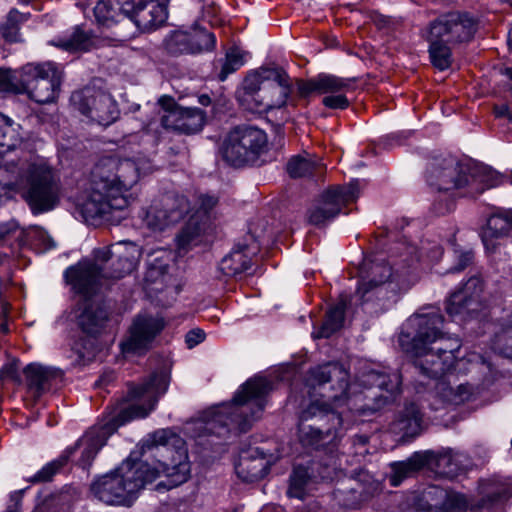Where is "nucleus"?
<instances>
[{
	"instance_id": "obj_28",
	"label": "nucleus",
	"mask_w": 512,
	"mask_h": 512,
	"mask_svg": "<svg viewBox=\"0 0 512 512\" xmlns=\"http://www.w3.org/2000/svg\"><path fill=\"white\" fill-rule=\"evenodd\" d=\"M483 494L477 508L488 512L504 510L506 501L512 496V483L504 478H493L481 483Z\"/></svg>"
},
{
	"instance_id": "obj_48",
	"label": "nucleus",
	"mask_w": 512,
	"mask_h": 512,
	"mask_svg": "<svg viewBox=\"0 0 512 512\" xmlns=\"http://www.w3.org/2000/svg\"><path fill=\"white\" fill-rule=\"evenodd\" d=\"M72 450H64L62 454L43 466L32 478L33 482H47L58 473L70 460Z\"/></svg>"
},
{
	"instance_id": "obj_45",
	"label": "nucleus",
	"mask_w": 512,
	"mask_h": 512,
	"mask_svg": "<svg viewBox=\"0 0 512 512\" xmlns=\"http://www.w3.org/2000/svg\"><path fill=\"white\" fill-rule=\"evenodd\" d=\"M311 480L308 468L298 465L293 468L290 475V484L287 495L290 498L304 499L307 494V485Z\"/></svg>"
},
{
	"instance_id": "obj_34",
	"label": "nucleus",
	"mask_w": 512,
	"mask_h": 512,
	"mask_svg": "<svg viewBox=\"0 0 512 512\" xmlns=\"http://www.w3.org/2000/svg\"><path fill=\"white\" fill-rule=\"evenodd\" d=\"M429 455V463L426 467L434 470V472L444 478L452 479L458 475L461 470V465L453 454L452 450L448 449L439 454L432 452H424Z\"/></svg>"
},
{
	"instance_id": "obj_44",
	"label": "nucleus",
	"mask_w": 512,
	"mask_h": 512,
	"mask_svg": "<svg viewBox=\"0 0 512 512\" xmlns=\"http://www.w3.org/2000/svg\"><path fill=\"white\" fill-rule=\"evenodd\" d=\"M236 472L244 481L253 482L262 479L267 474V463L263 458H241L236 466Z\"/></svg>"
},
{
	"instance_id": "obj_31",
	"label": "nucleus",
	"mask_w": 512,
	"mask_h": 512,
	"mask_svg": "<svg viewBox=\"0 0 512 512\" xmlns=\"http://www.w3.org/2000/svg\"><path fill=\"white\" fill-rule=\"evenodd\" d=\"M512 232V210L492 214L481 230V239L489 251L495 249V240L508 236Z\"/></svg>"
},
{
	"instance_id": "obj_12",
	"label": "nucleus",
	"mask_w": 512,
	"mask_h": 512,
	"mask_svg": "<svg viewBox=\"0 0 512 512\" xmlns=\"http://www.w3.org/2000/svg\"><path fill=\"white\" fill-rule=\"evenodd\" d=\"M268 150L267 134L254 126H237L225 137L221 153L234 167L255 165Z\"/></svg>"
},
{
	"instance_id": "obj_42",
	"label": "nucleus",
	"mask_w": 512,
	"mask_h": 512,
	"mask_svg": "<svg viewBox=\"0 0 512 512\" xmlns=\"http://www.w3.org/2000/svg\"><path fill=\"white\" fill-rule=\"evenodd\" d=\"M323 165L317 163L309 154L295 155L287 162L286 170L292 178L310 177L319 173Z\"/></svg>"
},
{
	"instance_id": "obj_55",
	"label": "nucleus",
	"mask_w": 512,
	"mask_h": 512,
	"mask_svg": "<svg viewBox=\"0 0 512 512\" xmlns=\"http://www.w3.org/2000/svg\"><path fill=\"white\" fill-rule=\"evenodd\" d=\"M454 258L457 261V264L448 270L449 273L463 271L472 263L474 254L471 250L454 249Z\"/></svg>"
},
{
	"instance_id": "obj_30",
	"label": "nucleus",
	"mask_w": 512,
	"mask_h": 512,
	"mask_svg": "<svg viewBox=\"0 0 512 512\" xmlns=\"http://www.w3.org/2000/svg\"><path fill=\"white\" fill-rule=\"evenodd\" d=\"M257 247H252L247 241L237 243L232 251L220 262L221 272L229 277L238 276L251 268V255Z\"/></svg>"
},
{
	"instance_id": "obj_8",
	"label": "nucleus",
	"mask_w": 512,
	"mask_h": 512,
	"mask_svg": "<svg viewBox=\"0 0 512 512\" xmlns=\"http://www.w3.org/2000/svg\"><path fill=\"white\" fill-rule=\"evenodd\" d=\"M95 262L80 261L66 269L64 276L72 289L84 296L96 291L101 279H120L129 274L141 256V249L130 241H120L94 252Z\"/></svg>"
},
{
	"instance_id": "obj_17",
	"label": "nucleus",
	"mask_w": 512,
	"mask_h": 512,
	"mask_svg": "<svg viewBox=\"0 0 512 512\" xmlns=\"http://www.w3.org/2000/svg\"><path fill=\"white\" fill-rule=\"evenodd\" d=\"M72 105L79 112L100 125H109L118 118V107L113 97L100 89L85 87L71 95Z\"/></svg>"
},
{
	"instance_id": "obj_38",
	"label": "nucleus",
	"mask_w": 512,
	"mask_h": 512,
	"mask_svg": "<svg viewBox=\"0 0 512 512\" xmlns=\"http://www.w3.org/2000/svg\"><path fill=\"white\" fill-rule=\"evenodd\" d=\"M361 383L370 388L377 387L380 390L393 394L400 389L401 376L396 372L388 373L371 370L362 376Z\"/></svg>"
},
{
	"instance_id": "obj_9",
	"label": "nucleus",
	"mask_w": 512,
	"mask_h": 512,
	"mask_svg": "<svg viewBox=\"0 0 512 512\" xmlns=\"http://www.w3.org/2000/svg\"><path fill=\"white\" fill-rule=\"evenodd\" d=\"M502 175L483 164L463 165L454 157L434 158L427 167V183L439 193L475 198L502 183Z\"/></svg>"
},
{
	"instance_id": "obj_15",
	"label": "nucleus",
	"mask_w": 512,
	"mask_h": 512,
	"mask_svg": "<svg viewBox=\"0 0 512 512\" xmlns=\"http://www.w3.org/2000/svg\"><path fill=\"white\" fill-rule=\"evenodd\" d=\"M360 182L355 179L345 186H336L325 191L307 211L308 222L315 226L324 225L334 219L344 205L356 201Z\"/></svg>"
},
{
	"instance_id": "obj_25",
	"label": "nucleus",
	"mask_w": 512,
	"mask_h": 512,
	"mask_svg": "<svg viewBox=\"0 0 512 512\" xmlns=\"http://www.w3.org/2000/svg\"><path fill=\"white\" fill-rule=\"evenodd\" d=\"M424 429V412L416 401H406L396 412L390 431L403 440L415 438Z\"/></svg>"
},
{
	"instance_id": "obj_11",
	"label": "nucleus",
	"mask_w": 512,
	"mask_h": 512,
	"mask_svg": "<svg viewBox=\"0 0 512 512\" xmlns=\"http://www.w3.org/2000/svg\"><path fill=\"white\" fill-rule=\"evenodd\" d=\"M348 378V372L341 364L329 362L310 369L307 378V383L311 387L315 388L316 386L321 387L326 383L336 382V385H331V389L338 391L339 393H335L332 395L323 394L319 400L327 401L330 404V407L334 408L335 403L333 397L342 396L344 401L338 403V411L340 412V415H342L343 413V411L340 410V408H342L344 405H350V403H353L355 412L362 416H367L375 413L386 403V398L378 396L376 394H374L371 397L365 395L364 398L368 399L369 402H365L363 404H359V402H361L360 396L349 398L347 395V389L349 387ZM350 410H353V407H350ZM340 417L342 418V416Z\"/></svg>"
},
{
	"instance_id": "obj_49",
	"label": "nucleus",
	"mask_w": 512,
	"mask_h": 512,
	"mask_svg": "<svg viewBox=\"0 0 512 512\" xmlns=\"http://www.w3.org/2000/svg\"><path fill=\"white\" fill-rule=\"evenodd\" d=\"M201 234L200 222L194 218H189L188 222L177 235V246L181 251H186L198 239Z\"/></svg>"
},
{
	"instance_id": "obj_58",
	"label": "nucleus",
	"mask_w": 512,
	"mask_h": 512,
	"mask_svg": "<svg viewBox=\"0 0 512 512\" xmlns=\"http://www.w3.org/2000/svg\"><path fill=\"white\" fill-rule=\"evenodd\" d=\"M205 332L202 329L196 328L190 330L185 336V343L188 348H193L200 344L205 339Z\"/></svg>"
},
{
	"instance_id": "obj_29",
	"label": "nucleus",
	"mask_w": 512,
	"mask_h": 512,
	"mask_svg": "<svg viewBox=\"0 0 512 512\" xmlns=\"http://www.w3.org/2000/svg\"><path fill=\"white\" fill-rule=\"evenodd\" d=\"M105 444V432L102 429H92L81 437L75 445L68 447L66 450H72L71 457L79 452L80 457L76 464L83 469H88L99 450Z\"/></svg>"
},
{
	"instance_id": "obj_16",
	"label": "nucleus",
	"mask_w": 512,
	"mask_h": 512,
	"mask_svg": "<svg viewBox=\"0 0 512 512\" xmlns=\"http://www.w3.org/2000/svg\"><path fill=\"white\" fill-rule=\"evenodd\" d=\"M485 283L480 275H473L451 293L446 312L451 317H474L487 308Z\"/></svg>"
},
{
	"instance_id": "obj_63",
	"label": "nucleus",
	"mask_w": 512,
	"mask_h": 512,
	"mask_svg": "<svg viewBox=\"0 0 512 512\" xmlns=\"http://www.w3.org/2000/svg\"><path fill=\"white\" fill-rule=\"evenodd\" d=\"M442 255V250L439 246L435 245L432 250H431V254L428 255L429 258H431L432 260H436L438 259L440 256Z\"/></svg>"
},
{
	"instance_id": "obj_43",
	"label": "nucleus",
	"mask_w": 512,
	"mask_h": 512,
	"mask_svg": "<svg viewBox=\"0 0 512 512\" xmlns=\"http://www.w3.org/2000/svg\"><path fill=\"white\" fill-rule=\"evenodd\" d=\"M246 56L247 53L239 47H230L225 54V58L214 63L215 70L219 69L218 79L225 81L230 74L240 69L245 63Z\"/></svg>"
},
{
	"instance_id": "obj_40",
	"label": "nucleus",
	"mask_w": 512,
	"mask_h": 512,
	"mask_svg": "<svg viewBox=\"0 0 512 512\" xmlns=\"http://www.w3.org/2000/svg\"><path fill=\"white\" fill-rule=\"evenodd\" d=\"M345 301L341 300L326 312L325 319L317 331L312 333L314 338H328L337 332L344 323Z\"/></svg>"
},
{
	"instance_id": "obj_47",
	"label": "nucleus",
	"mask_w": 512,
	"mask_h": 512,
	"mask_svg": "<svg viewBox=\"0 0 512 512\" xmlns=\"http://www.w3.org/2000/svg\"><path fill=\"white\" fill-rule=\"evenodd\" d=\"M30 13H22L17 9H12L7 15L6 21L1 25V34L8 42H18L20 40V25L26 22Z\"/></svg>"
},
{
	"instance_id": "obj_36",
	"label": "nucleus",
	"mask_w": 512,
	"mask_h": 512,
	"mask_svg": "<svg viewBox=\"0 0 512 512\" xmlns=\"http://www.w3.org/2000/svg\"><path fill=\"white\" fill-rule=\"evenodd\" d=\"M427 41L429 42V56L433 66L441 71L448 69L452 63L451 43L446 42L443 37H434L433 31L430 29Z\"/></svg>"
},
{
	"instance_id": "obj_33",
	"label": "nucleus",
	"mask_w": 512,
	"mask_h": 512,
	"mask_svg": "<svg viewBox=\"0 0 512 512\" xmlns=\"http://www.w3.org/2000/svg\"><path fill=\"white\" fill-rule=\"evenodd\" d=\"M429 455L424 452H416L405 461L393 462L391 464L392 474L390 483L392 486H399L406 478L415 476L429 463Z\"/></svg>"
},
{
	"instance_id": "obj_20",
	"label": "nucleus",
	"mask_w": 512,
	"mask_h": 512,
	"mask_svg": "<svg viewBox=\"0 0 512 512\" xmlns=\"http://www.w3.org/2000/svg\"><path fill=\"white\" fill-rule=\"evenodd\" d=\"M169 381V373L161 370L154 372L143 384L132 387L129 390L130 398L143 400L145 405H130L122 412V417L129 419L146 417L154 409L159 397L167 391Z\"/></svg>"
},
{
	"instance_id": "obj_35",
	"label": "nucleus",
	"mask_w": 512,
	"mask_h": 512,
	"mask_svg": "<svg viewBox=\"0 0 512 512\" xmlns=\"http://www.w3.org/2000/svg\"><path fill=\"white\" fill-rule=\"evenodd\" d=\"M18 123L0 113V155L22 144L23 133Z\"/></svg>"
},
{
	"instance_id": "obj_54",
	"label": "nucleus",
	"mask_w": 512,
	"mask_h": 512,
	"mask_svg": "<svg viewBox=\"0 0 512 512\" xmlns=\"http://www.w3.org/2000/svg\"><path fill=\"white\" fill-rule=\"evenodd\" d=\"M442 339H440V344L436 347V350L443 354V356L451 355V362L455 363L456 355L455 353L459 351L461 344L458 338L448 337L444 339V332L442 331ZM439 341V339L437 340Z\"/></svg>"
},
{
	"instance_id": "obj_1",
	"label": "nucleus",
	"mask_w": 512,
	"mask_h": 512,
	"mask_svg": "<svg viewBox=\"0 0 512 512\" xmlns=\"http://www.w3.org/2000/svg\"><path fill=\"white\" fill-rule=\"evenodd\" d=\"M152 452L157 467L132 460L123 461L114 471L98 477L90 486L93 496L111 506H131L146 484L162 476L156 489H172L190 478L191 465L185 441L169 429H161L150 435L143 445Z\"/></svg>"
},
{
	"instance_id": "obj_37",
	"label": "nucleus",
	"mask_w": 512,
	"mask_h": 512,
	"mask_svg": "<svg viewBox=\"0 0 512 512\" xmlns=\"http://www.w3.org/2000/svg\"><path fill=\"white\" fill-rule=\"evenodd\" d=\"M269 78H281V74L277 72V67L260 68L257 71L249 73L243 82L246 100L254 101V98L258 97L259 93L262 92L263 86L270 81Z\"/></svg>"
},
{
	"instance_id": "obj_22",
	"label": "nucleus",
	"mask_w": 512,
	"mask_h": 512,
	"mask_svg": "<svg viewBox=\"0 0 512 512\" xmlns=\"http://www.w3.org/2000/svg\"><path fill=\"white\" fill-rule=\"evenodd\" d=\"M429 29L434 37H443L446 42L454 44L471 40L476 23L467 13L452 12L434 20Z\"/></svg>"
},
{
	"instance_id": "obj_59",
	"label": "nucleus",
	"mask_w": 512,
	"mask_h": 512,
	"mask_svg": "<svg viewBox=\"0 0 512 512\" xmlns=\"http://www.w3.org/2000/svg\"><path fill=\"white\" fill-rule=\"evenodd\" d=\"M23 491H15L11 493L10 500L13 504L9 505L5 512H20Z\"/></svg>"
},
{
	"instance_id": "obj_5",
	"label": "nucleus",
	"mask_w": 512,
	"mask_h": 512,
	"mask_svg": "<svg viewBox=\"0 0 512 512\" xmlns=\"http://www.w3.org/2000/svg\"><path fill=\"white\" fill-rule=\"evenodd\" d=\"M406 253L399 262L391 264L383 259H364L360 267V283L353 296L359 305H371L383 310L399 292L409 286L411 268L418 260L416 248L407 246Z\"/></svg>"
},
{
	"instance_id": "obj_6",
	"label": "nucleus",
	"mask_w": 512,
	"mask_h": 512,
	"mask_svg": "<svg viewBox=\"0 0 512 512\" xmlns=\"http://www.w3.org/2000/svg\"><path fill=\"white\" fill-rule=\"evenodd\" d=\"M270 390L271 382L264 377L247 380L231 402L212 408L205 419L197 423L198 429L218 437L234 429L246 432L263 412L264 397Z\"/></svg>"
},
{
	"instance_id": "obj_26",
	"label": "nucleus",
	"mask_w": 512,
	"mask_h": 512,
	"mask_svg": "<svg viewBox=\"0 0 512 512\" xmlns=\"http://www.w3.org/2000/svg\"><path fill=\"white\" fill-rule=\"evenodd\" d=\"M277 72L281 78H269L262 92L254 98L255 108L259 111L281 108L287 102L291 92L290 78L282 68L277 67Z\"/></svg>"
},
{
	"instance_id": "obj_4",
	"label": "nucleus",
	"mask_w": 512,
	"mask_h": 512,
	"mask_svg": "<svg viewBox=\"0 0 512 512\" xmlns=\"http://www.w3.org/2000/svg\"><path fill=\"white\" fill-rule=\"evenodd\" d=\"M444 318L436 308L430 307L427 312L412 315L399 334V345L416 357L415 368L436 383L444 380L443 377L450 372L454 363L452 356H443L430 345L442 339V326Z\"/></svg>"
},
{
	"instance_id": "obj_10",
	"label": "nucleus",
	"mask_w": 512,
	"mask_h": 512,
	"mask_svg": "<svg viewBox=\"0 0 512 512\" xmlns=\"http://www.w3.org/2000/svg\"><path fill=\"white\" fill-rule=\"evenodd\" d=\"M335 407L325 400L311 402L302 412L298 424V439L309 450L333 452L342 427L338 403L342 396H334Z\"/></svg>"
},
{
	"instance_id": "obj_32",
	"label": "nucleus",
	"mask_w": 512,
	"mask_h": 512,
	"mask_svg": "<svg viewBox=\"0 0 512 512\" xmlns=\"http://www.w3.org/2000/svg\"><path fill=\"white\" fill-rule=\"evenodd\" d=\"M78 325L89 335H97L104 328L109 319V313L102 304L87 302L83 306L82 312L78 315Z\"/></svg>"
},
{
	"instance_id": "obj_3",
	"label": "nucleus",
	"mask_w": 512,
	"mask_h": 512,
	"mask_svg": "<svg viewBox=\"0 0 512 512\" xmlns=\"http://www.w3.org/2000/svg\"><path fill=\"white\" fill-rule=\"evenodd\" d=\"M0 188L18 190L33 215L54 210L63 196L60 174L44 159H0Z\"/></svg>"
},
{
	"instance_id": "obj_41",
	"label": "nucleus",
	"mask_w": 512,
	"mask_h": 512,
	"mask_svg": "<svg viewBox=\"0 0 512 512\" xmlns=\"http://www.w3.org/2000/svg\"><path fill=\"white\" fill-rule=\"evenodd\" d=\"M447 490L437 485L426 487L417 499L416 506L426 512H443Z\"/></svg>"
},
{
	"instance_id": "obj_39",
	"label": "nucleus",
	"mask_w": 512,
	"mask_h": 512,
	"mask_svg": "<svg viewBox=\"0 0 512 512\" xmlns=\"http://www.w3.org/2000/svg\"><path fill=\"white\" fill-rule=\"evenodd\" d=\"M51 44L68 52H81L88 51L93 41L88 32L77 26L71 33L51 41Z\"/></svg>"
},
{
	"instance_id": "obj_53",
	"label": "nucleus",
	"mask_w": 512,
	"mask_h": 512,
	"mask_svg": "<svg viewBox=\"0 0 512 512\" xmlns=\"http://www.w3.org/2000/svg\"><path fill=\"white\" fill-rule=\"evenodd\" d=\"M168 262L162 257H155L148 262L146 278L150 281H156L164 276L168 271Z\"/></svg>"
},
{
	"instance_id": "obj_7",
	"label": "nucleus",
	"mask_w": 512,
	"mask_h": 512,
	"mask_svg": "<svg viewBox=\"0 0 512 512\" xmlns=\"http://www.w3.org/2000/svg\"><path fill=\"white\" fill-rule=\"evenodd\" d=\"M95 262L80 261L66 269L64 276L72 289L84 296L96 291L101 279H120L129 274L141 256V249L130 241H120L94 252Z\"/></svg>"
},
{
	"instance_id": "obj_50",
	"label": "nucleus",
	"mask_w": 512,
	"mask_h": 512,
	"mask_svg": "<svg viewBox=\"0 0 512 512\" xmlns=\"http://www.w3.org/2000/svg\"><path fill=\"white\" fill-rule=\"evenodd\" d=\"M218 197L210 194H200L197 198L198 207L194 213L190 216L201 222L204 217L217 205Z\"/></svg>"
},
{
	"instance_id": "obj_2",
	"label": "nucleus",
	"mask_w": 512,
	"mask_h": 512,
	"mask_svg": "<svg viewBox=\"0 0 512 512\" xmlns=\"http://www.w3.org/2000/svg\"><path fill=\"white\" fill-rule=\"evenodd\" d=\"M139 180V167L131 159L108 157L100 160L92 171L90 193L76 203V212L84 221L119 222L125 218L130 204L128 191Z\"/></svg>"
},
{
	"instance_id": "obj_56",
	"label": "nucleus",
	"mask_w": 512,
	"mask_h": 512,
	"mask_svg": "<svg viewBox=\"0 0 512 512\" xmlns=\"http://www.w3.org/2000/svg\"><path fill=\"white\" fill-rule=\"evenodd\" d=\"M16 76L11 70L0 69V92L20 93V84H16Z\"/></svg>"
},
{
	"instance_id": "obj_14",
	"label": "nucleus",
	"mask_w": 512,
	"mask_h": 512,
	"mask_svg": "<svg viewBox=\"0 0 512 512\" xmlns=\"http://www.w3.org/2000/svg\"><path fill=\"white\" fill-rule=\"evenodd\" d=\"M192 211L185 195L171 191L154 199L144 211L143 221L154 231H162L180 222L185 215Z\"/></svg>"
},
{
	"instance_id": "obj_19",
	"label": "nucleus",
	"mask_w": 512,
	"mask_h": 512,
	"mask_svg": "<svg viewBox=\"0 0 512 512\" xmlns=\"http://www.w3.org/2000/svg\"><path fill=\"white\" fill-rule=\"evenodd\" d=\"M215 45V35L198 26L171 31L163 40L164 50L171 56L200 54L212 51Z\"/></svg>"
},
{
	"instance_id": "obj_46",
	"label": "nucleus",
	"mask_w": 512,
	"mask_h": 512,
	"mask_svg": "<svg viewBox=\"0 0 512 512\" xmlns=\"http://www.w3.org/2000/svg\"><path fill=\"white\" fill-rule=\"evenodd\" d=\"M435 389L444 401L454 405H459L468 400L472 393L471 387L468 384H459L457 388H453L445 380L437 382Z\"/></svg>"
},
{
	"instance_id": "obj_61",
	"label": "nucleus",
	"mask_w": 512,
	"mask_h": 512,
	"mask_svg": "<svg viewBox=\"0 0 512 512\" xmlns=\"http://www.w3.org/2000/svg\"><path fill=\"white\" fill-rule=\"evenodd\" d=\"M494 113L497 117H507L510 114L509 106L506 104L503 105H496L494 107Z\"/></svg>"
},
{
	"instance_id": "obj_57",
	"label": "nucleus",
	"mask_w": 512,
	"mask_h": 512,
	"mask_svg": "<svg viewBox=\"0 0 512 512\" xmlns=\"http://www.w3.org/2000/svg\"><path fill=\"white\" fill-rule=\"evenodd\" d=\"M322 104L330 109H346L349 107V100L345 95V92L331 94L325 96L322 100Z\"/></svg>"
},
{
	"instance_id": "obj_23",
	"label": "nucleus",
	"mask_w": 512,
	"mask_h": 512,
	"mask_svg": "<svg viewBox=\"0 0 512 512\" xmlns=\"http://www.w3.org/2000/svg\"><path fill=\"white\" fill-rule=\"evenodd\" d=\"M169 0H139L128 15V24L133 22L143 32L163 26L168 18Z\"/></svg>"
},
{
	"instance_id": "obj_60",
	"label": "nucleus",
	"mask_w": 512,
	"mask_h": 512,
	"mask_svg": "<svg viewBox=\"0 0 512 512\" xmlns=\"http://www.w3.org/2000/svg\"><path fill=\"white\" fill-rule=\"evenodd\" d=\"M0 376L3 378H16V368L13 364L7 365L0 371Z\"/></svg>"
},
{
	"instance_id": "obj_21",
	"label": "nucleus",
	"mask_w": 512,
	"mask_h": 512,
	"mask_svg": "<svg viewBox=\"0 0 512 512\" xmlns=\"http://www.w3.org/2000/svg\"><path fill=\"white\" fill-rule=\"evenodd\" d=\"M164 321L148 314H138L133 319L128 336L121 342L124 354L142 355L151 349L156 336L163 330Z\"/></svg>"
},
{
	"instance_id": "obj_62",
	"label": "nucleus",
	"mask_w": 512,
	"mask_h": 512,
	"mask_svg": "<svg viewBox=\"0 0 512 512\" xmlns=\"http://www.w3.org/2000/svg\"><path fill=\"white\" fill-rule=\"evenodd\" d=\"M41 237L43 238L45 249H52L56 246L54 240L46 233H41Z\"/></svg>"
},
{
	"instance_id": "obj_51",
	"label": "nucleus",
	"mask_w": 512,
	"mask_h": 512,
	"mask_svg": "<svg viewBox=\"0 0 512 512\" xmlns=\"http://www.w3.org/2000/svg\"><path fill=\"white\" fill-rule=\"evenodd\" d=\"M443 506V512H467L468 501L464 495L447 490V499Z\"/></svg>"
},
{
	"instance_id": "obj_13",
	"label": "nucleus",
	"mask_w": 512,
	"mask_h": 512,
	"mask_svg": "<svg viewBox=\"0 0 512 512\" xmlns=\"http://www.w3.org/2000/svg\"><path fill=\"white\" fill-rule=\"evenodd\" d=\"M20 93L39 104L53 102L61 84V71L53 62L28 63L19 70Z\"/></svg>"
},
{
	"instance_id": "obj_64",
	"label": "nucleus",
	"mask_w": 512,
	"mask_h": 512,
	"mask_svg": "<svg viewBox=\"0 0 512 512\" xmlns=\"http://www.w3.org/2000/svg\"><path fill=\"white\" fill-rule=\"evenodd\" d=\"M502 74L508 78V80H509L508 89H509V91L512 92V67L505 68L503 70Z\"/></svg>"
},
{
	"instance_id": "obj_24",
	"label": "nucleus",
	"mask_w": 512,
	"mask_h": 512,
	"mask_svg": "<svg viewBox=\"0 0 512 512\" xmlns=\"http://www.w3.org/2000/svg\"><path fill=\"white\" fill-rule=\"evenodd\" d=\"M23 373L27 392L35 400L56 388L63 379V372L60 369L37 363L28 364Z\"/></svg>"
},
{
	"instance_id": "obj_18",
	"label": "nucleus",
	"mask_w": 512,
	"mask_h": 512,
	"mask_svg": "<svg viewBox=\"0 0 512 512\" xmlns=\"http://www.w3.org/2000/svg\"><path fill=\"white\" fill-rule=\"evenodd\" d=\"M161 108L160 121L165 129L178 133L194 134L202 130L205 113L200 108L183 107L174 98L164 95L158 100Z\"/></svg>"
},
{
	"instance_id": "obj_52",
	"label": "nucleus",
	"mask_w": 512,
	"mask_h": 512,
	"mask_svg": "<svg viewBox=\"0 0 512 512\" xmlns=\"http://www.w3.org/2000/svg\"><path fill=\"white\" fill-rule=\"evenodd\" d=\"M458 195H452V193H440L432 204V211L440 216L451 212L455 207V198Z\"/></svg>"
},
{
	"instance_id": "obj_27",
	"label": "nucleus",
	"mask_w": 512,
	"mask_h": 512,
	"mask_svg": "<svg viewBox=\"0 0 512 512\" xmlns=\"http://www.w3.org/2000/svg\"><path fill=\"white\" fill-rule=\"evenodd\" d=\"M354 79L342 78L333 74L320 73L316 77L297 82L298 94L307 98L313 93L336 94L351 89Z\"/></svg>"
}]
</instances>
